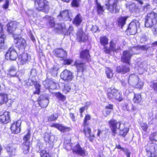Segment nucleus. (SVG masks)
<instances>
[{"instance_id":"43","label":"nucleus","mask_w":157,"mask_h":157,"mask_svg":"<svg viewBox=\"0 0 157 157\" xmlns=\"http://www.w3.org/2000/svg\"><path fill=\"white\" fill-rule=\"evenodd\" d=\"M144 85V82L142 81L141 80H139L135 85L134 86L139 89H142Z\"/></svg>"},{"instance_id":"14","label":"nucleus","mask_w":157,"mask_h":157,"mask_svg":"<svg viewBox=\"0 0 157 157\" xmlns=\"http://www.w3.org/2000/svg\"><path fill=\"white\" fill-rule=\"evenodd\" d=\"M43 83L45 88L48 89H54L56 88V83L51 79H47L43 81Z\"/></svg>"},{"instance_id":"26","label":"nucleus","mask_w":157,"mask_h":157,"mask_svg":"<svg viewBox=\"0 0 157 157\" xmlns=\"http://www.w3.org/2000/svg\"><path fill=\"white\" fill-rule=\"evenodd\" d=\"M80 57L85 61H89L90 58L89 52L88 50L83 51L80 53Z\"/></svg>"},{"instance_id":"7","label":"nucleus","mask_w":157,"mask_h":157,"mask_svg":"<svg viewBox=\"0 0 157 157\" xmlns=\"http://www.w3.org/2000/svg\"><path fill=\"white\" fill-rule=\"evenodd\" d=\"M35 4L37 9L42 10L46 13L49 10L48 2L46 0H35Z\"/></svg>"},{"instance_id":"11","label":"nucleus","mask_w":157,"mask_h":157,"mask_svg":"<svg viewBox=\"0 0 157 157\" xmlns=\"http://www.w3.org/2000/svg\"><path fill=\"white\" fill-rule=\"evenodd\" d=\"M14 42L16 46L19 49H24L26 46L25 40L21 37H18L14 39Z\"/></svg>"},{"instance_id":"48","label":"nucleus","mask_w":157,"mask_h":157,"mask_svg":"<svg viewBox=\"0 0 157 157\" xmlns=\"http://www.w3.org/2000/svg\"><path fill=\"white\" fill-rule=\"evenodd\" d=\"M156 150L155 148H154L153 150H151V152L148 151L147 152V154L148 156L149 157H155L156 156V152H155Z\"/></svg>"},{"instance_id":"34","label":"nucleus","mask_w":157,"mask_h":157,"mask_svg":"<svg viewBox=\"0 0 157 157\" xmlns=\"http://www.w3.org/2000/svg\"><path fill=\"white\" fill-rule=\"evenodd\" d=\"M105 73L107 77L109 78H112L114 74L113 70L109 68H106Z\"/></svg>"},{"instance_id":"12","label":"nucleus","mask_w":157,"mask_h":157,"mask_svg":"<svg viewBox=\"0 0 157 157\" xmlns=\"http://www.w3.org/2000/svg\"><path fill=\"white\" fill-rule=\"evenodd\" d=\"M21 121L19 120L12 124L10 129L12 133L16 134L19 133L21 131Z\"/></svg>"},{"instance_id":"51","label":"nucleus","mask_w":157,"mask_h":157,"mask_svg":"<svg viewBox=\"0 0 157 157\" xmlns=\"http://www.w3.org/2000/svg\"><path fill=\"white\" fill-rule=\"evenodd\" d=\"M80 1V0H73L71 4L73 6L78 7L79 6Z\"/></svg>"},{"instance_id":"22","label":"nucleus","mask_w":157,"mask_h":157,"mask_svg":"<svg viewBox=\"0 0 157 157\" xmlns=\"http://www.w3.org/2000/svg\"><path fill=\"white\" fill-rule=\"evenodd\" d=\"M8 75H10L12 77L16 76L19 78V80L20 81V79L19 78L20 75H21V74L19 72H17V70L15 67L12 66L10 68L8 71Z\"/></svg>"},{"instance_id":"5","label":"nucleus","mask_w":157,"mask_h":157,"mask_svg":"<svg viewBox=\"0 0 157 157\" xmlns=\"http://www.w3.org/2000/svg\"><path fill=\"white\" fill-rule=\"evenodd\" d=\"M157 14L153 12L148 13L145 18V25L147 27H150L156 25L157 22L156 19Z\"/></svg>"},{"instance_id":"55","label":"nucleus","mask_w":157,"mask_h":157,"mask_svg":"<svg viewBox=\"0 0 157 157\" xmlns=\"http://www.w3.org/2000/svg\"><path fill=\"white\" fill-rule=\"evenodd\" d=\"M71 90V87L70 86L66 85L65 86L63 91L65 93H67L69 92Z\"/></svg>"},{"instance_id":"61","label":"nucleus","mask_w":157,"mask_h":157,"mask_svg":"<svg viewBox=\"0 0 157 157\" xmlns=\"http://www.w3.org/2000/svg\"><path fill=\"white\" fill-rule=\"evenodd\" d=\"M9 5V1L8 0H5V3L3 6V8L7 9L8 8Z\"/></svg>"},{"instance_id":"2","label":"nucleus","mask_w":157,"mask_h":157,"mask_svg":"<svg viewBox=\"0 0 157 157\" xmlns=\"http://www.w3.org/2000/svg\"><path fill=\"white\" fill-rule=\"evenodd\" d=\"M138 49L142 50H146L147 48L146 46H143L138 47H134L130 51H125L123 52V55L121 59V60L124 62L129 63L132 54H137V53L135 52L136 50Z\"/></svg>"},{"instance_id":"36","label":"nucleus","mask_w":157,"mask_h":157,"mask_svg":"<svg viewBox=\"0 0 157 157\" xmlns=\"http://www.w3.org/2000/svg\"><path fill=\"white\" fill-rule=\"evenodd\" d=\"M100 42L102 45L105 46L108 44V39L105 36L101 37L100 39Z\"/></svg>"},{"instance_id":"8","label":"nucleus","mask_w":157,"mask_h":157,"mask_svg":"<svg viewBox=\"0 0 157 157\" xmlns=\"http://www.w3.org/2000/svg\"><path fill=\"white\" fill-rule=\"evenodd\" d=\"M140 23L137 20H134L129 24L127 32H129L131 35H134L140 28Z\"/></svg>"},{"instance_id":"40","label":"nucleus","mask_w":157,"mask_h":157,"mask_svg":"<svg viewBox=\"0 0 157 157\" xmlns=\"http://www.w3.org/2000/svg\"><path fill=\"white\" fill-rule=\"evenodd\" d=\"M40 149V154L41 157H50L49 154L48 152H47L46 150L43 149Z\"/></svg>"},{"instance_id":"56","label":"nucleus","mask_w":157,"mask_h":157,"mask_svg":"<svg viewBox=\"0 0 157 157\" xmlns=\"http://www.w3.org/2000/svg\"><path fill=\"white\" fill-rule=\"evenodd\" d=\"M59 69L58 67L56 66H54L51 70L50 71L52 73L56 74L57 70Z\"/></svg>"},{"instance_id":"31","label":"nucleus","mask_w":157,"mask_h":157,"mask_svg":"<svg viewBox=\"0 0 157 157\" xmlns=\"http://www.w3.org/2000/svg\"><path fill=\"white\" fill-rule=\"evenodd\" d=\"M29 145L30 143L28 142H26L23 144L22 149L23 152L25 154L28 153L29 149Z\"/></svg>"},{"instance_id":"3","label":"nucleus","mask_w":157,"mask_h":157,"mask_svg":"<svg viewBox=\"0 0 157 157\" xmlns=\"http://www.w3.org/2000/svg\"><path fill=\"white\" fill-rule=\"evenodd\" d=\"M105 5L107 9L112 13L119 12L120 7L118 0H109L105 2Z\"/></svg>"},{"instance_id":"30","label":"nucleus","mask_w":157,"mask_h":157,"mask_svg":"<svg viewBox=\"0 0 157 157\" xmlns=\"http://www.w3.org/2000/svg\"><path fill=\"white\" fill-rule=\"evenodd\" d=\"M42 97L41 96L38 99V101H40V102L39 103V104L40 105V106L42 107L43 108H46L47 106L48 103V100L47 99H45V100L41 101L40 99Z\"/></svg>"},{"instance_id":"53","label":"nucleus","mask_w":157,"mask_h":157,"mask_svg":"<svg viewBox=\"0 0 157 157\" xmlns=\"http://www.w3.org/2000/svg\"><path fill=\"white\" fill-rule=\"evenodd\" d=\"M141 126L142 129L144 132H146L147 131L148 126L146 124L142 123L141 124Z\"/></svg>"},{"instance_id":"13","label":"nucleus","mask_w":157,"mask_h":157,"mask_svg":"<svg viewBox=\"0 0 157 157\" xmlns=\"http://www.w3.org/2000/svg\"><path fill=\"white\" fill-rule=\"evenodd\" d=\"M77 37L78 41L80 42L85 41L88 39V35L83 32L81 29L78 30L77 33Z\"/></svg>"},{"instance_id":"29","label":"nucleus","mask_w":157,"mask_h":157,"mask_svg":"<svg viewBox=\"0 0 157 157\" xmlns=\"http://www.w3.org/2000/svg\"><path fill=\"white\" fill-rule=\"evenodd\" d=\"M8 100L7 95L4 93L0 94V104L6 103Z\"/></svg>"},{"instance_id":"17","label":"nucleus","mask_w":157,"mask_h":157,"mask_svg":"<svg viewBox=\"0 0 157 157\" xmlns=\"http://www.w3.org/2000/svg\"><path fill=\"white\" fill-rule=\"evenodd\" d=\"M44 138L47 144H48L52 145L54 141L55 136L51 133H46L44 135Z\"/></svg>"},{"instance_id":"15","label":"nucleus","mask_w":157,"mask_h":157,"mask_svg":"<svg viewBox=\"0 0 157 157\" xmlns=\"http://www.w3.org/2000/svg\"><path fill=\"white\" fill-rule=\"evenodd\" d=\"M55 30L58 33L67 34L66 29L64 23L56 24L55 25Z\"/></svg>"},{"instance_id":"58","label":"nucleus","mask_w":157,"mask_h":157,"mask_svg":"<svg viewBox=\"0 0 157 157\" xmlns=\"http://www.w3.org/2000/svg\"><path fill=\"white\" fill-rule=\"evenodd\" d=\"M147 40V37L144 35H143L140 38V41L142 43H144Z\"/></svg>"},{"instance_id":"33","label":"nucleus","mask_w":157,"mask_h":157,"mask_svg":"<svg viewBox=\"0 0 157 157\" xmlns=\"http://www.w3.org/2000/svg\"><path fill=\"white\" fill-rule=\"evenodd\" d=\"M7 151L11 153L13 155H14L15 153L16 150V147L14 144H11L10 146L7 147L6 148Z\"/></svg>"},{"instance_id":"20","label":"nucleus","mask_w":157,"mask_h":157,"mask_svg":"<svg viewBox=\"0 0 157 157\" xmlns=\"http://www.w3.org/2000/svg\"><path fill=\"white\" fill-rule=\"evenodd\" d=\"M54 53L58 57L63 59L67 56V53L62 49H56L53 51Z\"/></svg>"},{"instance_id":"21","label":"nucleus","mask_w":157,"mask_h":157,"mask_svg":"<svg viewBox=\"0 0 157 157\" xmlns=\"http://www.w3.org/2000/svg\"><path fill=\"white\" fill-rule=\"evenodd\" d=\"M75 65L77 67L78 72H83L86 68V66L83 63H80L79 61L76 60L75 63Z\"/></svg>"},{"instance_id":"63","label":"nucleus","mask_w":157,"mask_h":157,"mask_svg":"<svg viewBox=\"0 0 157 157\" xmlns=\"http://www.w3.org/2000/svg\"><path fill=\"white\" fill-rule=\"evenodd\" d=\"M98 29V27L96 25L93 26L91 29V31L94 33L96 32Z\"/></svg>"},{"instance_id":"49","label":"nucleus","mask_w":157,"mask_h":157,"mask_svg":"<svg viewBox=\"0 0 157 157\" xmlns=\"http://www.w3.org/2000/svg\"><path fill=\"white\" fill-rule=\"evenodd\" d=\"M157 133L156 132L151 134L150 136V139L152 141L156 142V139L157 138Z\"/></svg>"},{"instance_id":"18","label":"nucleus","mask_w":157,"mask_h":157,"mask_svg":"<svg viewBox=\"0 0 157 157\" xmlns=\"http://www.w3.org/2000/svg\"><path fill=\"white\" fill-rule=\"evenodd\" d=\"M10 113L9 112H4L2 114L0 115V121L2 123H8L10 121Z\"/></svg>"},{"instance_id":"35","label":"nucleus","mask_w":157,"mask_h":157,"mask_svg":"<svg viewBox=\"0 0 157 157\" xmlns=\"http://www.w3.org/2000/svg\"><path fill=\"white\" fill-rule=\"evenodd\" d=\"M131 105L130 102L129 100H126L123 103L122 108L123 109L128 110L129 109L130 106Z\"/></svg>"},{"instance_id":"24","label":"nucleus","mask_w":157,"mask_h":157,"mask_svg":"<svg viewBox=\"0 0 157 157\" xmlns=\"http://www.w3.org/2000/svg\"><path fill=\"white\" fill-rule=\"evenodd\" d=\"M139 78L138 77L135 75L132 74L130 75L128 79L129 84L133 86L135 85L138 81H139Z\"/></svg>"},{"instance_id":"25","label":"nucleus","mask_w":157,"mask_h":157,"mask_svg":"<svg viewBox=\"0 0 157 157\" xmlns=\"http://www.w3.org/2000/svg\"><path fill=\"white\" fill-rule=\"evenodd\" d=\"M109 45L110 49L112 51L116 52L121 48L120 46L118 44L112 40L110 42Z\"/></svg>"},{"instance_id":"28","label":"nucleus","mask_w":157,"mask_h":157,"mask_svg":"<svg viewBox=\"0 0 157 157\" xmlns=\"http://www.w3.org/2000/svg\"><path fill=\"white\" fill-rule=\"evenodd\" d=\"M82 21V17L80 14H78L74 18L73 21V23L76 26L80 25Z\"/></svg>"},{"instance_id":"38","label":"nucleus","mask_w":157,"mask_h":157,"mask_svg":"<svg viewBox=\"0 0 157 157\" xmlns=\"http://www.w3.org/2000/svg\"><path fill=\"white\" fill-rule=\"evenodd\" d=\"M141 100L142 99L141 95L137 94H135L133 101L135 103H140L141 101Z\"/></svg>"},{"instance_id":"39","label":"nucleus","mask_w":157,"mask_h":157,"mask_svg":"<svg viewBox=\"0 0 157 157\" xmlns=\"http://www.w3.org/2000/svg\"><path fill=\"white\" fill-rule=\"evenodd\" d=\"M84 128L83 131L85 133L86 136H90L91 133V128H89L88 126H83Z\"/></svg>"},{"instance_id":"19","label":"nucleus","mask_w":157,"mask_h":157,"mask_svg":"<svg viewBox=\"0 0 157 157\" xmlns=\"http://www.w3.org/2000/svg\"><path fill=\"white\" fill-rule=\"evenodd\" d=\"M18 25V23L15 21L9 23L7 25L8 31L9 33H12L17 28Z\"/></svg>"},{"instance_id":"37","label":"nucleus","mask_w":157,"mask_h":157,"mask_svg":"<svg viewBox=\"0 0 157 157\" xmlns=\"http://www.w3.org/2000/svg\"><path fill=\"white\" fill-rule=\"evenodd\" d=\"M59 116L57 113H55L50 115L48 118V120L50 121H54L57 119Z\"/></svg>"},{"instance_id":"4","label":"nucleus","mask_w":157,"mask_h":157,"mask_svg":"<svg viewBox=\"0 0 157 157\" xmlns=\"http://www.w3.org/2000/svg\"><path fill=\"white\" fill-rule=\"evenodd\" d=\"M65 148L67 150H70L72 149L73 151L77 154H80L81 155L84 156L86 155V152L85 150L82 148L79 144H77L73 148H72V143H68L67 144H65V142H64Z\"/></svg>"},{"instance_id":"60","label":"nucleus","mask_w":157,"mask_h":157,"mask_svg":"<svg viewBox=\"0 0 157 157\" xmlns=\"http://www.w3.org/2000/svg\"><path fill=\"white\" fill-rule=\"evenodd\" d=\"M111 112V110H109V109H105V110L104 113V114L105 116L106 117L108 115H109Z\"/></svg>"},{"instance_id":"47","label":"nucleus","mask_w":157,"mask_h":157,"mask_svg":"<svg viewBox=\"0 0 157 157\" xmlns=\"http://www.w3.org/2000/svg\"><path fill=\"white\" fill-rule=\"evenodd\" d=\"M5 36L3 34H2L0 36V49H2L4 44Z\"/></svg>"},{"instance_id":"27","label":"nucleus","mask_w":157,"mask_h":157,"mask_svg":"<svg viewBox=\"0 0 157 157\" xmlns=\"http://www.w3.org/2000/svg\"><path fill=\"white\" fill-rule=\"evenodd\" d=\"M58 16L61 17L63 19L66 20L70 21L71 20L69 16V12L67 10H65L62 12H61Z\"/></svg>"},{"instance_id":"59","label":"nucleus","mask_w":157,"mask_h":157,"mask_svg":"<svg viewBox=\"0 0 157 157\" xmlns=\"http://www.w3.org/2000/svg\"><path fill=\"white\" fill-rule=\"evenodd\" d=\"M103 49L104 52L106 53H109L110 51H111L110 49V46L109 47V48L108 47L105 46Z\"/></svg>"},{"instance_id":"32","label":"nucleus","mask_w":157,"mask_h":157,"mask_svg":"<svg viewBox=\"0 0 157 157\" xmlns=\"http://www.w3.org/2000/svg\"><path fill=\"white\" fill-rule=\"evenodd\" d=\"M57 128L59 130L63 132H68L71 130V128H70L65 127L60 124H58Z\"/></svg>"},{"instance_id":"1","label":"nucleus","mask_w":157,"mask_h":157,"mask_svg":"<svg viewBox=\"0 0 157 157\" xmlns=\"http://www.w3.org/2000/svg\"><path fill=\"white\" fill-rule=\"evenodd\" d=\"M109 123L113 135L114 136L117 133V130L119 129L120 131V135L123 136H125L128 132V129L127 128H123L124 125L123 124L121 125L120 122H117L115 120H112L109 121Z\"/></svg>"},{"instance_id":"57","label":"nucleus","mask_w":157,"mask_h":157,"mask_svg":"<svg viewBox=\"0 0 157 157\" xmlns=\"http://www.w3.org/2000/svg\"><path fill=\"white\" fill-rule=\"evenodd\" d=\"M72 62V60L71 59H64V63L65 64L69 65Z\"/></svg>"},{"instance_id":"64","label":"nucleus","mask_w":157,"mask_h":157,"mask_svg":"<svg viewBox=\"0 0 157 157\" xmlns=\"http://www.w3.org/2000/svg\"><path fill=\"white\" fill-rule=\"evenodd\" d=\"M31 75L35 76L36 75V71L35 69H32L31 72Z\"/></svg>"},{"instance_id":"46","label":"nucleus","mask_w":157,"mask_h":157,"mask_svg":"<svg viewBox=\"0 0 157 157\" xmlns=\"http://www.w3.org/2000/svg\"><path fill=\"white\" fill-rule=\"evenodd\" d=\"M56 24H55L54 21V19L52 17H50L49 19V22L48 23V25L50 27L52 28L54 27L55 28V25Z\"/></svg>"},{"instance_id":"6","label":"nucleus","mask_w":157,"mask_h":157,"mask_svg":"<svg viewBox=\"0 0 157 157\" xmlns=\"http://www.w3.org/2000/svg\"><path fill=\"white\" fill-rule=\"evenodd\" d=\"M107 96L109 99H115L119 101L123 100L122 96L116 89L111 88L108 89Z\"/></svg>"},{"instance_id":"41","label":"nucleus","mask_w":157,"mask_h":157,"mask_svg":"<svg viewBox=\"0 0 157 157\" xmlns=\"http://www.w3.org/2000/svg\"><path fill=\"white\" fill-rule=\"evenodd\" d=\"M126 19L127 17H120L118 21L119 24L122 27L125 24Z\"/></svg>"},{"instance_id":"44","label":"nucleus","mask_w":157,"mask_h":157,"mask_svg":"<svg viewBox=\"0 0 157 157\" xmlns=\"http://www.w3.org/2000/svg\"><path fill=\"white\" fill-rule=\"evenodd\" d=\"M55 95L57 98L62 101H64L66 99V97L59 92L56 93Z\"/></svg>"},{"instance_id":"9","label":"nucleus","mask_w":157,"mask_h":157,"mask_svg":"<svg viewBox=\"0 0 157 157\" xmlns=\"http://www.w3.org/2000/svg\"><path fill=\"white\" fill-rule=\"evenodd\" d=\"M18 56L14 48L11 47L6 52L5 58L7 60H14Z\"/></svg>"},{"instance_id":"62","label":"nucleus","mask_w":157,"mask_h":157,"mask_svg":"<svg viewBox=\"0 0 157 157\" xmlns=\"http://www.w3.org/2000/svg\"><path fill=\"white\" fill-rule=\"evenodd\" d=\"M69 116L73 121L74 122L75 121V117L74 113H70L69 114Z\"/></svg>"},{"instance_id":"42","label":"nucleus","mask_w":157,"mask_h":157,"mask_svg":"<svg viewBox=\"0 0 157 157\" xmlns=\"http://www.w3.org/2000/svg\"><path fill=\"white\" fill-rule=\"evenodd\" d=\"M90 119V116L88 114L86 115L85 116L84 121L83 122V126H88L89 124V122H88V121H89Z\"/></svg>"},{"instance_id":"23","label":"nucleus","mask_w":157,"mask_h":157,"mask_svg":"<svg viewBox=\"0 0 157 157\" xmlns=\"http://www.w3.org/2000/svg\"><path fill=\"white\" fill-rule=\"evenodd\" d=\"M130 70V67L128 65H122L117 67L116 71L118 73L124 74L129 72Z\"/></svg>"},{"instance_id":"52","label":"nucleus","mask_w":157,"mask_h":157,"mask_svg":"<svg viewBox=\"0 0 157 157\" xmlns=\"http://www.w3.org/2000/svg\"><path fill=\"white\" fill-rule=\"evenodd\" d=\"M30 136V133L29 130H28V132L26 135L24 137V140L27 142V141L29 140Z\"/></svg>"},{"instance_id":"54","label":"nucleus","mask_w":157,"mask_h":157,"mask_svg":"<svg viewBox=\"0 0 157 157\" xmlns=\"http://www.w3.org/2000/svg\"><path fill=\"white\" fill-rule=\"evenodd\" d=\"M73 27L72 26H70L68 29V30H67L66 29V32L67 34H64L65 35H70L73 32Z\"/></svg>"},{"instance_id":"45","label":"nucleus","mask_w":157,"mask_h":157,"mask_svg":"<svg viewBox=\"0 0 157 157\" xmlns=\"http://www.w3.org/2000/svg\"><path fill=\"white\" fill-rule=\"evenodd\" d=\"M97 8L98 14L100 15L102 14L104 12V10L103 9V7L98 2L97 3Z\"/></svg>"},{"instance_id":"16","label":"nucleus","mask_w":157,"mask_h":157,"mask_svg":"<svg viewBox=\"0 0 157 157\" xmlns=\"http://www.w3.org/2000/svg\"><path fill=\"white\" fill-rule=\"evenodd\" d=\"M30 58V57H29L27 54L24 53L19 55L17 62L19 64L23 65L26 63Z\"/></svg>"},{"instance_id":"50","label":"nucleus","mask_w":157,"mask_h":157,"mask_svg":"<svg viewBox=\"0 0 157 157\" xmlns=\"http://www.w3.org/2000/svg\"><path fill=\"white\" fill-rule=\"evenodd\" d=\"M36 91L34 92L35 94H39L40 93V85L39 83H36L35 85Z\"/></svg>"},{"instance_id":"10","label":"nucleus","mask_w":157,"mask_h":157,"mask_svg":"<svg viewBox=\"0 0 157 157\" xmlns=\"http://www.w3.org/2000/svg\"><path fill=\"white\" fill-rule=\"evenodd\" d=\"M73 77L72 73L67 70H64L60 75L61 78L65 81L69 82L71 81Z\"/></svg>"}]
</instances>
